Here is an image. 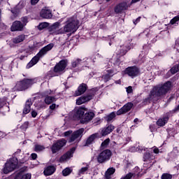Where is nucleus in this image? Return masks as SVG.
Masks as SVG:
<instances>
[{
    "instance_id": "f257e3e1",
    "label": "nucleus",
    "mask_w": 179,
    "mask_h": 179,
    "mask_svg": "<svg viewBox=\"0 0 179 179\" xmlns=\"http://www.w3.org/2000/svg\"><path fill=\"white\" fill-rule=\"evenodd\" d=\"M171 90V81H166L161 86H155L152 90L150 92L148 96L143 100L142 104L143 106H148L150 104L155 97H162V96H166L169 92Z\"/></svg>"
},
{
    "instance_id": "f03ea898",
    "label": "nucleus",
    "mask_w": 179,
    "mask_h": 179,
    "mask_svg": "<svg viewBox=\"0 0 179 179\" xmlns=\"http://www.w3.org/2000/svg\"><path fill=\"white\" fill-rule=\"evenodd\" d=\"M54 48V44L52 43H49L45 47L42 48L39 52L34 56L31 61L27 64V69H30L32 66H34L37 62L40 61V58H43L44 55L48 52V51H51Z\"/></svg>"
},
{
    "instance_id": "7ed1b4c3",
    "label": "nucleus",
    "mask_w": 179,
    "mask_h": 179,
    "mask_svg": "<svg viewBox=\"0 0 179 179\" xmlns=\"http://www.w3.org/2000/svg\"><path fill=\"white\" fill-rule=\"evenodd\" d=\"M35 83H37V78H24L16 83L14 89H15L17 92H26V90L32 87L33 85H35Z\"/></svg>"
},
{
    "instance_id": "20e7f679",
    "label": "nucleus",
    "mask_w": 179,
    "mask_h": 179,
    "mask_svg": "<svg viewBox=\"0 0 179 179\" xmlns=\"http://www.w3.org/2000/svg\"><path fill=\"white\" fill-rule=\"evenodd\" d=\"M79 20L75 17H70L64 23V33H76L79 29Z\"/></svg>"
},
{
    "instance_id": "39448f33",
    "label": "nucleus",
    "mask_w": 179,
    "mask_h": 179,
    "mask_svg": "<svg viewBox=\"0 0 179 179\" xmlns=\"http://www.w3.org/2000/svg\"><path fill=\"white\" fill-rule=\"evenodd\" d=\"M19 164V160L17 159V157H12L10 158L8 161H7L4 165V167L3 169V174H9V173H12V171H14V170H16Z\"/></svg>"
},
{
    "instance_id": "423d86ee",
    "label": "nucleus",
    "mask_w": 179,
    "mask_h": 179,
    "mask_svg": "<svg viewBox=\"0 0 179 179\" xmlns=\"http://www.w3.org/2000/svg\"><path fill=\"white\" fill-rule=\"evenodd\" d=\"M85 132L84 128H80L77 131H75L72 133L71 130L65 131L64 133V136H70L69 139V143H72V142H75L76 139L80 141L82 137L83 136V133Z\"/></svg>"
},
{
    "instance_id": "0eeeda50",
    "label": "nucleus",
    "mask_w": 179,
    "mask_h": 179,
    "mask_svg": "<svg viewBox=\"0 0 179 179\" xmlns=\"http://www.w3.org/2000/svg\"><path fill=\"white\" fill-rule=\"evenodd\" d=\"M94 96H96V88H92L90 90V92L87 94L83 95L77 99L76 104L77 106H80L84 104V103H87V101H90V100H93Z\"/></svg>"
},
{
    "instance_id": "6e6552de",
    "label": "nucleus",
    "mask_w": 179,
    "mask_h": 179,
    "mask_svg": "<svg viewBox=\"0 0 179 179\" xmlns=\"http://www.w3.org/2000/svg\"><path fill=\"white\" fill-rule=\"evenodd\" d=\"M111 156H113V152L108 150L106 149L101 152L97 157V162L100 164H103V163H106L108 162L110 159H111Z\"/></svg>"
},
{
    "instance_id": "1a4fd4ad",
    "label": "nucleus",
    "mask_w": 179,
    "mask_h": 179,
    "mask_svg": "<svg viewBox=\"0 0 179 179\" xmlns=\"http://www.w3.org/2000/svg\"><path fill=\"white\" fill-rule=\"evenodd\" d=\"M66 143L67 141L66 140H65V138L59 139L53 143V144L50 147V150L52 155L58 153V152H59V150H61L62 148H64V146L66 145Z\"/></svg>"
},
{
    "instance_id": "9d476101",
    "label": "nucleus",
    "mask_w": 179,
    "mask_h": 179,
    "mask_svg": "<svg viewBox=\"0 0 179 179\" xmlns=\"http://www.w3.org/2000/svg\"><path fill=\"white\" fill-rule=\"evenodd\" d=\"M124 75L129 76L131 79L139 76L141 73V69L137 66H131L126 68L124 71Z\"/></svg>"
},
{
    "instance_id": "9b49d317",
    "label": "nucleus",
    "mask_w": 179,
    "mask_h": 179,
    "mask_svg": "<svg viewBox=\"0 0 179 179\" xmlns=\"http://www.w3.org/2000/svg\"><path fill=\"white\" fill-rule=\"evenodd\" d=\"M69 61L67 59H64L60 60L53 68V72L55 73H61V72H64L65 69H66V66H68Z\"/></svg>"
},
{
    "instance_id": "f8f14e48",
    "label": "nucleus",
    "mask_w": 179,
    "mask_h": 179,
    "mask_svg": "<svg viewBox=\"0 0 179 179\" xmlns=\"http://www.w3.org/2000/svg\"><path fill=\"white\" fill-rule=\"evenodd\" d=\"M86 111H87V109L85 106L76 108L74 109V114L73 116L74 120H76L77 121H82Z\"/></svg>"
},
{
    "instance_id": "ddd939ff",
    "label": "nucleus",
    "mask_w": 179,
    "mask_h": 179,
    "mask_svg": "<svg viewBox=\"0 0 179 179\" xmlns=\"http://www.w3.org/2000/svg\"><path fill=\"white\" fill-rule=\"evenodd\" d=\"M132 107H134V103H132L131 102H128L116 112V115H122V114H127V113L131 111Z\"/></svg>"
},
{
    "instance_id": "4468645a",
    "label": "nucleus",
    "mask_w": 179,
    "mask_h": 179,
    "mask_svg": "<svg viewBox=\"0 0 179 179\" xmlns=\"http://www.w3.org/2000/svg\"><path fill=\"white\" fill-rule=\"evenodd\" d=\"M127 9H128V3H127V1H123V2L119 3L117 5L115 6L114 12L116 14L122 13L124 10H127Z\"/></svg>"
},
{
    "instance_id": "2eb2a0df",
    "label": "nucleus",
    "mask_w": 179,
    "mask_h": 179,
    "mask_svg": "<svg viewBox=\"0 0 179 179\" xmlns=\"http://www.w3.org/2000/svg\"><path fill=\"white\" fill-rule=\"evenodd\" d=\"M88 86L87 84L86 83H81L78 89L75 91L74 92V96L76 97H78V96H82V94H85V93H86V91L88 89Z\"/></svg>"
},
{
    "instance_id": "dca6fc26",
    "label": "nucleus",
    "mask_w": 179,
    "mask_h": 179,
    "mask_svg": "<svg viewBox=\"0 0 179 179\" xmlns=\"http://www.w3.org/2000/svg\"><path fill=\"white\" fill-rule=\"evenodd\" d=\"M31 106H33V101H31V99L29 98L26 101L23 106V109H22L23 117H24V115H27V114H29V113L31 111Z\"/></svg>"
},
{
    "instance_id": "f3484780",
    "label": "nucleus",
    "mask_w": 179,
    "mask_h": 179,
    "mask_svg": "<svg viewBox=\"0 0 179 179\" xmlns=\"http://www.w3.org/2000/svg\"><path fill=\"white\" fill-rule=\"evenodd\" d=\"M75 150H76V148L75 147H73L69 151L64 153L62 157H60V163H62V162H65L66 160H68V159H71V157H73V153H75Z\"/></svg>"
},
{
    "instance_id": "a211bd4d",
    "label": "nucleus",
    "mask_w": 179,
    "mask_h": 179,
    "mask_svg": "<svg viewBox=\"0 0 179 179\" xmlns=\"http://www.w3.org/2000/svg\"><path fill=\"white\" fill-rule=\"evenodd\" d=\"M93 118H94V113L88 112L87 109V111H85L84 113L83 117L80 120V124H87V122L92 121Z\"/></svg>"
},
{
    "instance_id": "6ab92c4d",
    "label": "nucleus",
    "mask_w": 179,
    "mask_h": 179,
    "mask_svg": "<svg viewBox=\"0 0 179 179\" xmlns=\"http://www.w3.org/2000/svg\"><path fill=\"white\" fill-rule=\"evenodd\" d=\"M40 16L41 17H43V19H51L52 17V10L47 7H45L41 10Z\"/></svg>"
},
{
    "instance_id": "aec40b11",
    "label": "nucleus",
    "mask_w": 179,
    "mask_h": 179,
    "mask_svg": "<svg viewBox=\"0 0 179 179\" xmlns=\"http://www.w3.org/2000/svg\"><path fill=\"white\" fill-rule=\"evenodd\" d=\"M171 116L170 115L169 113H166L162 118H159L158 119V120L156 122V124L158 127H164V125H166V124H167L169 122V120H170V117Z\"/></svg>"
},
{
    "instance_id": "412c9836",
    "label": "nucleus",
    "mask_w": 179,
    "mask_h": 179,
    "mask_svg": "<svg viewBox=\"0 0 179 179\" xmlns=\"http://www.w3.org/2000/svg\"><path fill=\"white\" fill-rule=\"evenodd\" d=\"M24 27V24H23L22 22L15 21L10 27V31H22Z\"/></svg>"
},
{
    "instance_id": "4be33fe9",
    "label": "nucleus",
    "mask_w": 179,
    "mask_h": 179,
    "mask_svg": "<svg viewBox=\"0 0 179 179\" xmlns=\"http://www.w3.org/2000/svg\"><path fill=\"white\" fill-rule=\"evenodd\" d=\"M57 171V167L54 165H48L44 168L43 174L45 177L52 176Z\"/></svg>"
},
{
    "instance_id": "5701e85b",
    "label": "nucleus",
    "mask_w": 179,
    "mask_h": 179,
    "mask_svg": "<svg viewBox=\"0 0 179 179\" xmlns=\"http://www.w3.org/2000/svg\"><path fill=\"white\" fill-rule=\"evenodd\" d=\"M113 129H115V127L113 124H108L106 127H104L101 131V136H107L111 132H113Z\"/></svg>"
},
{
    "instance_id": "b1692460",
    "label": "nucleus",
    "mask_w": 179,
    "mask_h": 179,
    "mask_svg": "<svg viewBox=\"0 0 179 179\" xmlns=\"http://www.w3.org/2000/svg\"><path fill=\"white\" fill-rule=\"evenodd\" d=\"M71 68L79 69L83 66V61L79 58L74 59L71 61Z\"/></svg>"
},
{
    "instance_id": "393cba45",
    "label": "nucleus",
    "mask_w": 179,
    "mask_h": 179,
    "mask_svg": "<svg viewBox=\"0 0 179 179\" xmlns=\"http://www.w3.org/2000/svg\"><path fill=\"white\" fill-rule=\"evenodd\" d=\"M99 138V134L95 133L92 135H90L86 140L84 146H90V145H92V143H94V141Z\"/></svg>"
},
{
    "instance_id": "a878e982",
    "label": "nucleus",
    "mask_w": 179,
    "mask_h": 179,
    "mask_svg": "<svg viewBox=\"0 0 179 179\" xmlns=\"http://www.w3.org/2000/svg\"><path fill=\"white\" fill-rule=\"evenodd\" d=\"M143 162H152V160H155V155H153V152L150 150H147L143 157Z\"/></svg>"
},
{
    "instance_id": "bb28decb",
    "label": "nucleus",
    "mask_w": 179,
    "mask_h": 179,
    "mask_svg": "<svg viewBox=\"0 0 179 179\" xmlns=\"http://www.w3.org/2000/svg\"><path fill=\"white\" fill-rule=\"evenodd\" d=\"M44 101L45 104L50 106V104H52V103H55V101H57V97L47 95L45 97Z\"/></svg>"
},
{
    "instance_id": "cd10ccee",
    "label": "nucleus",
    "mask_w": 179,
    "mask_h": 179,
    "mask_svg": "<svg viewBox=\"0 0 179 179\" xmlns=\"http://www.w3.org/2000/svg\"><path fill=\"white\" fill-rule=\"evenodd\" d=\"M25 38H26V36H24V34H21L14 38L13 41L14 44H19V43H22V41H24Z\"/></svg>"
},
{
    "instance_id": "c85d7f7f",
    "label": "nucleus",
    "mask_w": 179,
    "mask_h": 179,
    "mask_svg": "<svg viewBox=\"0 0 179 179\" xmlns=\"http://www.w3.org/2000/svg\"><path fill=\"white\" fill-rule=\"evenodd\" d=\"M115 173V169L109 168L105 173V178L106 179H111V176Z\"/></svg>"
},
{
    "instance_id": "c756f323",
    "label": "nucleus",
    "mask_w": 179,
    "mask_h": 179,
    "mask_svg": "<svg viewBox=\"0 0 179 179\" xmlns=\"http://www.w3.org/2000/svg\"><path fill=\"white\" fill-rule=\"evenodd\" d=\"M115 117H117L115 112H111L109 115L104 117V120L105 121H107V122H110V121H113Z\"/></svg>"
},
{
    "instance_id": "7c9ffc66",
    "label": "nucleus",
    "mask_w": 179,
    "mask_h": 179,
    "mask_svg": "<svg viewBox=\"0 0 179 179\" xmlns=\"http://www.w3.org/2000/svg\"><path fill=\"white\" fill-rule=\"evenodd\" d=\"M59 27V22H55L52 25L48 27V31L50 32L55 31V30H57V29H58Z\"/></svg>"
},
{
    "instance_id": "2f4dec72",
    "label": "nucleus",
    "mask_w": 179,
    "mask_h": 179,
    "mask_svg": "<svg viewBox=\"0 0 179 179\" xmlns=\"http://www.w3.org/2000/svg\"><path fill=\"white\" fill-rule=\"evenodd\" d=\"M169 71L172 75H176L177 72H179V64L173 66Z\"/></svg>"
},
{
    "instance_id": "473e14b6",
    "label": "nucleus",
    "mask_w": 179,
    "mask_h": 179,
    "mask_svg": "<svg viewBox=\"0 0 179 179\" xmlns=\"http://www.w3.org/2000/svg\"><path fill=\"white\" fill-rule=\"evenodd\" d=\"M110 145V138L105 139L101 144V149H106Z\"/></svg>"
},
{
    "instance_id": "72a5a7b5",
    "label": "nucleus",
    "mask_w": 179,
    "mask_h": 179,
    "mask_svg": "<svg viewBox=\"0 0 179 179\" xmlns=\"http://www.w3.org/2000/svg\"><path fill=\"white\" fill-rule=\"evenodd\" d=\"M50 26V24L48 22H41L38 25V29L41 31L44 30V29H47Z\"/></svg>"
},
{
    "instance_id": "f704fd0d",
    "label": "nucleus",
    "mask_w": 179,
    "mask_h": 179,
    "mask_svg": "<svg viewBox=\"0 0 179 179\" xmlns=\"http://www.w3.org/2000/svg\"><path fill=\"white\" fill-rule=\"evenodd\" d=\"M45 149V147L44 145L36 144L34 147V152H43Z\"/></svg>"
},
{
    "instance_id": "c9c22d12",
    "label": "nucleus",
    "mask_w": 179,
    "mask_h": 179,
    "mask_svg": "<svg viewBox=\"0 0 179 179\" xmlns=\"http://www.w3.org/2000/svg\"><path fill=\"white\" fill-rule=\"evenodd\" d=\"M179 22V15L175 16L173 18H172L170 21V24H176L178 26Z\"/></svg>"
},
{
    "instance_id": "e433bc0d",
    "label": "nucleus",
    "mask_w": 179,
    "mask_h": 179,
    "mask_svg": "<svg viewBox=\"0 0 179 179\" xmlns=\"http://www.w3.org/2000/svg\"><path fill=\"white\" fill-rule=\"evenodd\" d=\"M71 173H72V169H71V168H66L62 171V174L64 177H66L69 176Z\"/></svg>"
},
{
    "instance_id": "4c0bfd02",
    "label": "nucleus",
    "mask_w": 179,
    "mask_h": 179,
    "mask_svg": "<svg viewBox=\"0 0 179 179\" xmlns=\"http://www.w3.org/2000/svg\"><path fill=\"white\" fill-rule=\"evenodd\" d=\"M11 13H13L14 16H17L19 13H20V10L15 6L14 8L11 9Z\"/></svg>"
},
{
    "instance_id": "58836bf2",
    "label": "nucleus",
    "mask_w": 179,
    "mask_h": 179,
    "mask_svg": "<svg viewBox=\"0 0 179 179\" xmlns=\"http://www.w3.org/2000/svg\"><path fill=\"white\" fill-rule=\"evenodd\" d=\"M22 179H31V173H26L24 174V170L22 169Z\"/></svg>"
},
{
    "instance_id": "ea45409f",
    "label": "nucleus",
    "mask_w": 179,
    "mask_h": 179,
    "mask_svg": "<svg viewBox=\"0 0 179 179\" xmlns=\"http://www.w3.org/2000/svg\"><path fill=\"white\" fill-rule=\"evenodd\" d=\"M102 78L103 79V82L105 83H107V82H110V80H111V78H113V77H112V76H109L108 74L106 73V74L103 75Z\"/></svg>"
},
{
    "instance_id": "a19ab883",
    "label": "nucleus",
    "mask_w": 179,
    "mask_h": 179,
    "mask_svg": "<svg viewBox=\"0 0 179 179\" xmlns=\"http://www.w3.org/2000/svg\"><path fill=\"white\" fill-rule=\"evenodd\" d=\"M11 177H14L13 179H22V169H20V172L17 173L16 174L13 173Z\"/></svg>"
},
{
    "instance_id": "79ce46f5",
    "label": "nucleus",
    "mask_w": 179,
    "mask_h": 179,
    "mask_svg": "<svg viewBox=\"0 0 179 179\" xmlns=\"http://www.w3.org/2000/svg\"><path fill=\"white\" fill-rule=\"evenodd\" d=\"M149 129L150 132H156V131H157V124H150Z\"/></svg>"
},
{
    "instance_id": "37998d69",
    "label": "nucleus",
    "mask_w": 179,
    "mask_h": 179,
    "mask_svg": "<svg viewBox=\"0 0 179 179\" xmlns=\"http://www.w3.org/2000/svg\"><path fill=\"white\" fill-rule=\"evenodd\" d=\"M173 178V175L170 173H163L161 176V179H172Z\"/></svg>"
},
{
    "instance_id": "c03bdc74",
    "label": "nucleus",
    "mask_w": 179,
    "mask_h": 179,
    "mask_svg": "<svg viewBox=\"0 0 179 179\" xmlns=\"http://www.w3.org/2000/svg\"><path fill=\"white\" fill-rule=\"evenodd\" d=\"M87 170H89V164H87L86 166L81 168L78 171V174H85V171H87Z\"/></svg>"
},
{
    "instance_id": "a18cd8bd",
    "label": "nucleus",
    "mask_w": 179,
    "mask_h": 179,
    "mask_svg": "<svg viewBox=\"0 0 179 179\" xmlns=\"http://www.w3.org/2000/svg\"><path fill=\"white\" fill-rule=\"evenodd\" d=\"M17 6L18 7V8L20 10L23 9V8H24V6H26V1H21L18 3V4L17 5Z\"/></svg>"
},
{
    "instance_id": "49530a36",
    "label": "nucleus",
    "mask_w": 179,
    "mask_h": 179,
    "mask_svg": "<svg viewBox=\"0 0 179 179\" xmlns=\"http://www.w3.org/2000/svg\"><path fill=\"white\" fill-rule=\"evenodd\" d=\"M127 52H128V50L126 49H120L117 55H120V57H124V55H127Z\"/></svg>"
},
{
    "instance_id": "de8ad7c7",
    "label": "nucleus",
    "mask_w": 179,
    "mask_h": 179,
    "mask_svg": "<svg viewBox=\"0 0 179 179\" xmlns=\"http://www.w3.org/2000/svg\"><path fill=\"white\" fill-rule=\"evenodd\" d=\"M132 177H134V173H129L125 176L122 177L120 179H131Z\"/></svg>"
},
{
    "instance_id": "09e8293b",
    "label": "nucleus",
    "mask_w": 179,
    "mask_h": 179,
    "mask_svg": "<svg viewBox=\"0 0 179 179\" xmlns=\"http://www.w3.org/2000/svg\"><path fill=\"white\" fill-rule=\"evenodd\" d=\"M21 129H23L24 131H26L27 128H29V122H25L21 127Z\"/></svg>"
},
{
    "instance_id": "8fccbe9b",
    "label": "nucleus",
    "mask_w": 179,
    "mask_h": 179,
    "mask_svg": "<svg viewBox=\"0 0 179 179\" xmlns=\"http://www.w3.org/2000/svg\"><path fill=\"white\" fill-rule=\"evenodd\" d=\"M107 72V75H108L109 76H113V75H115V73H114V69H108L106 71Z\"/></svg>"
},
{
    "instance_id": "3c124183",
    "label": "nucleus",
    "mask_w": 179,
    "mask_h": 179,
    "mask_svg": "<svg viewBox=\"0 0 179 179\" xmlns=\"http://www.w3.org/2000/svg\"><path fill=\"white\" fill-rule=\"evenodd\" d=\"M141 17H137L136 20H133V23L134 24L136 25L138 24V23H139V22H141Z\"/></svg>"
},
{
    "instance_id": "603ef678",
    "label": "nucleus",
    "mask_w": 179,
    "mask_h": 179,
    "mask_svg": "<svg viewBox=\"0 0 179 179\" xmlns=\"http://www.w3.org/2000/svg\"><path fill=\"white\" fill-rule=\"evenodd\" d=\"M29 18H27V17H22L21 18V22H22V23H27L29 21H28Z\"/></svg>"
},
{
    "instance_id": "864d4df0",
    "label": "nucleus",
    "mask_w": 179,
    "mask_h": 179,
    "mask_svg": "<svg viewBox=\"0 0 179 179\" xmlns=\"http://www.w3.org/2000/svg\"><path fill=\"white\" fill-rule=\"evenodd\" d=\"M31 114L32 118H36V117H37V111L36 110H32L31 112Z\"/></svg>"
},
{
    "instance_id": "5fc2aeb1",
    "label": "nucleus",
    "mask_w": 179,
    "mask_h": 179,
    "mask_svg": "<svg viewBox=\"0 0 179 179\" xmlns=\"http://www.w3.org/2000/svg\"><path fill=\"white\" fill-rule=\"evenodd\" d=\"M3 106H5V101L0 99V110H2Z\"/></svg>"
},
{
    "instance_id": "6e6d98bb",
    "label": "nucleus",
    "mask_w": 179,
    "mask_h": 179,
    "mask_svg": "<svg viewBox=\"0 0 179 179\" xmlns=\"http://www.w3.org/2000/svg\"><path fill=\"white\" fill-rule=\"evenodd\" d=\"M56 107H57V104L52 103V105L50 106L49 108L50 110H55Z\"/></svg>"
},
{
    "instance_id": "4d7b16f0",
    "label": "nucleus",
    "mask_w": 179,
    "mask_h": 179,
    "mask_svg": "<svg viewBox=\"0 0 179 179\" xmlns=\"http://www.w3.org/2000/svg\"><path fill=\"white\" fill-rule=\"evenodd\" d=\"M132 92H134V90H132V87L131 86H129L127 89V93H132Z\"/></svg>"
},
{
    "instance_id": "13d9d810",
    "label": "nucleus",
    "mask_w": 179,
    "mask_h": 179,
    "mask_svg": "<svg viewBox=\"0 0 179 179\" xmlns=\"http://www.w3.org/2000/svg\"><path fill=\"white\" fill-rule=\"evenodd\" d=\"M31 157L32 160H36V159H37V154H36V153H32V154L31 155Z\"/></svg>"
},
{
    "instance_id": "bf43d9fd",
    "label": "nucleus",
    "mask_w": 179,
    "mask_h": 179,
    "mask_svg": "<svg viewBox=\"0 0 179 179\" xmlns=\"http://www.w3.org/2000/svg\"><path fill=\"white\" fill-rule=\"evenodd\" d=\"M40 0H31V5H36V3H38V1Z\"/></svg>"
},
{
    "instance_id": "052dcab7",
    "label": "nucleus",
    "mask_w": 179,
    "mask_h": 179,
    "mask_svg": "<svg viewBox=\"0 0 179 179\" xmlns=\"http://www.w3.org/2000/svg\"><path fill=\"white\" fill-rule=\"evenodd\" d=\"M159 152H160V150H159L157 148H155L153 149V153H155V155H158Z\"/></svg>"
},
{
    "instance_id": "680f3d73",
    "label": "nucleus",
    "mask_w": 179,
    "mask_h": 179,
    "mask_svg": "<svg viewBox=\"0 0 179 179\" xmlns=\"http://www.w3.org/2000/svg\"><path fill=\"white\" fill-rule=\"evenodd\" d=\"M22 152V150L20 149H17V151L13 154L14 156H17V155H19V153H20Z\"/></svg>"
},
{
    "instance_id": "e2e57ef3",
    "label": "nucleus",
    "mask_w": 179,
    "mask_h": 179,
    "mask_svg": "<svg viewBox=\"0 0 179 179\" xmlns=\"http://www.w3.org/2000/svg\"><path fill=\"white\" fill-rule=\"evenodd\" d=\"M156 41H157V36L152 38V40L151 41V43H152V44H155V43H156Z\"/></svg>"
},
{
    "instance_id": "0e129e2a",
    "label": "nucleus",
    "mask_w": 179,
    "mask_h": 179,
    "mask_svg": "<svg viewBox=\"0 0 179 179\" xmlns=\"http://www.w3.org/2000/svg\"><path fill=\"white\" fill-rule=\"evenodd\" d=\"M115 83L116 85H121V80H115Z\"/></svg>"
},
{
    "instance_id": "69168bd1",
    "label": "nucleus",
    "mask_w": 179,
    "mask_h": 179,
    "mask_svg": "<svg viewBox=\"0 0 179 179\" xmlns=\"http://www.w3.org/2000/svg\"><path fill=\"white\" fill-rule=\"evenodd\" d=\"M24 58H26V56H25V55H21V56L20 57V61H23V59H24Z\"/></svg>"
},
{
    "instance_id": "338daca9",
    "label": "nucleus",
    "mask_w": 179,
    "mask_h": 179,
    "mask_svg": "<svg viewBox=\"0 0 179 179\" xmlns=\"http://www.w3.org/2000/svg\"><path fill=\"white\" fill-rule=\"evenodd\" d=\"M141 0H131V3H136V2H139Z\"/></svg>"
},
{
    "instance_id": "774afa93",
    "label": "nucleus",
    "mask_w": 179,
    "mask_h": 179,
    "mask_svg": "<svg viewBox=\"0 0 179 179\" xmlns=\"http://www.w3.org/2000/svg\"><path fill=\"white\" fill-rule=\"evenodd\" d=\"M155 163H156V161H155L152 164H150V166L148 167V169H150V167H152L153 166V164H155Z\"/></svg>"
}]
</instances>
